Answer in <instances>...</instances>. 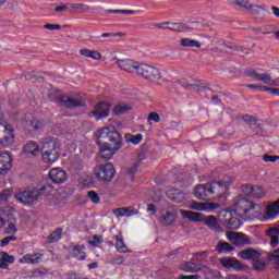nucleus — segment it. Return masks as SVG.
Returning a JSON list of instances; mask_svg holds the SVG:
<instances>
[{
	"instance_id": "f257e3e1",
	"label": "nucleus",
	"mask_w": 279,
	"mask_h": 279,
	"mask_svg": "<svg viewBox=\"0 0 279 279\" xmlns=\"http://www.w3.org/2000/svg\"><path fill=\"white\" fill-rule=\"evenodd\" d=\"M97 143L100 147L99 155L104 160H110L121 149V134L114 126L104 128L99 131Z\"/></svg>"
},
{
	"instance_id": "f03ea898",
	"label": "nucleus",
	"mask_w": 279,
	"mask_h": 279,
	"mask_svg": "<svg viewBox=\"0 0 279 279\" xmlns=\"http://www.w3.org/2000/svg\"><path fill=\"white\" fill-rule=\"evenodd\" d=\"M52 191L53 185H51V183H46L40 189L26 187L20 190L14 194V197L20 204H24V206H34V204H38V199L41 195H49Z\"/></svg>"
},
{
	"instance_id": "7ed1b4c3",
	"label": "nucleus",
	"mask_w": 279,
	"mask_h": 279,
	"mask_svg": "<svg viewBox=\"0 0 279 279\" xmlns=\"http://www.w3.org/2000/svg\"><path fill=\"white\" fill-rule=\"evenodd\" d=\"M234 213L242 219L253 220L260 217L263 209L260 208V205L250 201V198L240 197L234 203Z\"/></svg>"
},
{
	"instance_id": "20e7f679",
	"label": "nucleus",
	"mask_w": 279,
	"mask_h": 279,
	"mask_svg": "<svg viewBox=\"0 0 279 279\" xmlns=\"http://www.w3.org/2000/svg\"><path fill=\"white\" fill-rule=\"evenodd\" d=\"M182 217L185 219H189L190 221H194L195 223H204L211 230V232L221 233L223 232V228H221V225H219V221L217 220L216 216H204V214L195 213V211H189V210H182L181 211Z\"/></svg>"
},
{
	"instance_id": "39448f33",
	"label": "nucleus",
	"mask_w": 279,
	"mask_h": 279,
	"mask_svg": "<svg viewBox=\"0 0 279 279\" xmlns=\"http://www.w3.org/2000/svg\"><path fill=\"white\" fill-rule=\"evenodd\" d=\"M41 158L47 165H53L60 158V146L53 138L45 140L41 146Z\"/></svg>"
},
{
	"instance_id": "423d86ee",
	"label": "nucleus",
	"mask_w": 279,
	"mask_h": 279,
	"mask_svg": "<svg viewBox=\"0 0 279 279\" xmlns=\"http://www.w3.org/2000/svg\"><path fill=\"white\" fill-rule=\"evenodd\" d=\"M136 74L140 75V77L147 80V82L158 83L162 78L160 70L145 63H140Z\"/></svg>"
},
{
	"instance_id": "0eeeda50",
	"label": "nucleus",
	"mask_w": 279,
	"mask_h": 279,
	"mask_svg": "<svg viewBox=\"0 0 279 279\" xmlns=\"http://www.w3.org/2000/svg\"><path fill=\"white\" fill-rule=\"evenodd\" d=\"M231 5L243 10V12H248L253 16H258L260 12H265L267 10L265 5L253 4L250 0H229Z\"/></svg>"
},
{
	"instance_id": "6e6552de",
	"label": "nucleus",
	"mask_w": 279,
	"mask_h": 279,
	"mask_svg": "<svg viewBox=\"0 0 279 279\" xmlns=\"http://www.w3.org/2000/svg\"><path fill=\"white\" fill-rule=\"evenodd\" d=\"M219 221L227 230H239L241 228V220L231 210L220 211Z\"/></svg>"
},
{
	"instance_id": "1a4fd4ad",
	"label": "nucleus",
	"mask_w": 279,
	"mask_h": 279,
	"mask_svg": "<svg viewBox=\"0 0 279 279\" xmlns=\"http://www.w3.org/2000/svg\"><path fill=\"white\" fill-rule=\"evenodd\" d=\"M94 173L99 182H110L112 178H114L117 170H114V166L109 162L95 168Z\"/></svg>"
},
{
	"instance_id": "9d476101",
	"label": "nucleus",
	"mask_w": 279,
	"mask_h": 279,
	"mask_svg": "<svg viewBox=\"0 0 279 279\" xmlns=\"http://www.w3.org/2000/svg\"><path fill=\"white\" fill-rule=\"evenodd\" d=\"M14 129L0 123V147H2V149L12 147V145H14Z\"/></svg>"
},
{
	"instance_id": "9b49d317",
	"label": "nucleus",
	"mask_w": 279,
	"mask_h": 279,
	"mask_svg": "<svg viewBox=\"0 0 279 279\" xmlns=\"http://www.w3.org/2000/svg\"><path fill=\"white\" fill-rule=\"evenodd\" d=\"M227 239L232 243V245H235V247L252 245V238L242 232L229 231L227 232Z\"/></svg>"
},
{
	"instance_id": "f8f14e48",
	"label": "nucleus",
	"mask_w": 279,
	"mask_h": 279,
	"mask_svg": "<svg viewBox=\"0 0 279 279\" xmlns=\"http://www.w3.org/2000/svg\"><path fill=\"white\" fill-rule=\"evenodd\" d=\"M88 117H94L96 121H101V119L110 117V105L104 101L96 104L93 110L88 113Z\"/></svg>"
},
{
	"instance_id": "ddd939ff",
	"label": "nucleus",
	"mask_w": 279,
	"mask_h": 279,
	"mask_svg": "<svg viewBox=\"0 0 279 279\" xmlns=\"http://www.w3.org/2000/svg\"><path fill=\"white\" fill-rule=\"evenodd\" d=\"M230 189V182L228 181H215L213 183H209V190L211 195H215V199H219L220 197H223L226 193H228V190Z\"/></svg>"
},
{
	"instance_id": "4468645a",
	"label": "nucleus",
	"mask_w": 279,
	"mask_h": 279,
	"mask_svg": "<svg viewBox=\"0 0 279 279\" xmlns=\"http://www.w3.org/2000/svg\"><path fill=\"white\" fill-rule=\"evenodd\" d=\"M22 124L28 132H38V130H43V128H45V123L40 122L32 114L24 116Z\"/></svg>"
},
{
	"instance_id": "2eb2a0df",
	"label": "nucleus",
	"mask_w": 279,
	"mask_h": 279,
	"mask_svg": "<svg viewBox=\"0 0 279 279\" xmlns=\"http://www.w3.org/2000/svg\"><path fill=\"white\" fill-rule=\"evenodd\" d=\"M175 219H178V214L169 205L161 209L160 222L162 226H172V223H175Z\"/></svg>"
},
{
	"instance_id": "dca6fc26",
	"label": "nucleus",
	"mask_w": 279,
	"mask_h": 279,
	"mask_svg": "<svg viewBox=\"0 0 279 279\" xmlns=\"http://www.w3.org/2000/svg\"><path fill=\"white\" fill-rule=\"evenodd\" d=\"M182 88L185 90H192L194 93H204V90L208 89L210 87L209 83H204L202 81H198L197 83H191V82H181Z\"/></svg>"
},
{
	"instance_id": "f3484780",
	"label": "nucleus",
	"mask_w": 279,
	"mask_h": 279,
	"mask_svg": "<svg viewBox=\"0 0 279 279\" xmlns=\"http://www.w3.org/2000/svg\"><path fill=\"white\" fill-rule=\"evenodd\" d=\"M194 195L197 199H203L204 202H208L210 199V183L196 185L194 190Z\"/></svg>"
},
{
	"instance_id": "a211bd4d",
	"label": "nucleus",
	"mask_w": 279,
	"mask_h": 279,
	"mask_svg": "<svg viewBox=\"0 0 279 279\" xmlns=\"http://www.w3.org/2000/svg\"><path fill=\"white\" fill-rule=\"evenodd\" d=\"M167 197L174 204H182V202H186V194L182 190L175 187H170L167 191Z\"/></svg>"
},
{
	"instance_id": "6ab92c4d",
	"label": "nucleus",
	"mask_w": 279,
	"mask_h": 279,
	"mask_svg": "<svg viewBox=\"0 0 279 279\" xmlns=\"http://www.w3.org/2000/svg\"><path fill=\"white\" fill-rule=\"evenodd\" d=\"M191 210H199V211H207L211 213V210H217L219 208V204L217 203H199V202H193L190 205Z\"/></svg>"
},
{
	"instance_id": "aec40b11",
	"label": "nucleus",
	"mask_w": 279,
	"mask_h": 279,
	"mask_svg": "<svg viewBox=\"0 0 279 279\" xmlns=\"http://www.w3.org/2000/svg\"><path fill=\"white\" fill-rule=\"evenodd\" d=\"M220 265H222V267L226 269H235V271H241V269H243L241 262L234 257L220 258Z\"/></svg>"
},
{
	"instance_id": "412c9836",
	"label": "nucleus",
	"mask_w": 279,
	"mask_h": 279,
	"mask_svg": "<svg viewBox=\"0 0 279 279\" xmlns=\"http://www.w3.org/2000/svg\"><path fill=\"white\" fill-rule=\"evenodd\" d=\"M49 178L54 184L66 182V172L60 168H53L49 171Z\"/></svg>"
},
{
	"instance_id": "4be33fe9",
	"label": "nucleus",
	"mask_w": 279,
	"mask_h": 279,
	"mask_svg": "<svg viewBox=\"0 0 279 279\" xmlns=\"http://www.w3.org/2000/svg\"><path fill=\"white\" fill-rule=\"evenodd\" d=\"M12 169V157L8 153L0 154V175H5Z\"/></svg>"
},
{
	"instance_id": "5701e85b",
	"label": "nucleus",
	"mask_w": 279,
	"mask_h": 279,
	"mask_svg": "<svg viewBox=\"0 0 279 279\" xmlns=\"http://www.w3.org/2000/svg\"><path fill=\"white\" fill-rule=\"evenodd\" d=\"M140 64L141 63L130 59L118 60V66H120L122 71H128L129 73H136Z\"/></svg>"
},
{
	"instance_id": "b1692460",
	"label": "nucleus",
	"mask_w": 279,
	"mask_h": 279,
	"mask_svg": "<svg viewBox=\"0 0 279 279\" xmlns=\"http://www.w3.org/2000/svg\"><path fill=\"white\" fill-rule=\"evenodd\" d=\"M242 121L248 125L253 132H263V125L258 123V118L250 114L242 116Z\"/></svg>"
},
{
	"instance_id": "393cba45",
	"label": "nucleus",
	"mask_w": 279,
	"mask_h": 279,
	"mask_svg": "<svg viewBox=\"0 0 279 279\" xmlns=\"http://www.w3.org/2000/svg\"><path fill=\"white\" fill-rule=\"evenodd\" d=\"M61 106H64L65 108H84V101L73 98V97H69V96H63V100L61 102Z\"/></svg>"
},
{
	"instance_id": "a878e982",
	"label": "nucleus",
	"mask_w": 279,
	"mask_h": 279,
	"mask_svg": "<svg viewBox=\"0 0 279 279\" xmlns=\"http://www.w3.org/2000/svg\"><path fill=\"white\" fill-rule=\"evenodd\" d=\"M278 215H279V198L272 204H269L265 209L266 219H276Z\"/></svg>"
},
{
	"instance_id": "bb28decb",
	"label": "nucleus",
	"mask_w": 279,
	"mask_h": 279,
	"mask_svg": "<svg viewBox=\"0 0 279 279\" xmlns=\"http://www.w3.org/2000/svg\"><path fill=\"white\" fill-rule=\"evenodd\" d=\"M137 213L138 209L132 206L113 209V215H116V217H133V215H136Z\"/></svg>"
},
{
	"instance_id": "cd10ccee",
	"label": "nucleus",
	"mask_w": 279,
	"mask_h": 279,
	"mask_svg": "<svg viewBox=\"0 0 279 279\" xmlns=\"http://www.w3.org/2000/svg\"><path fill=\"white\" fill-rule=\"evenodd\" d=\"M240 256L243 260H258V258H260V253L254 248H246L241 251Z\"/></svg>"
},
{
	"instance_id": "c85d7f7f",
	"label": "nucleus",
	"mask_w": 279,
	"mask_h": 279,
	"mask_svg": "<svg viewBox=\"0 0 279 279\" xmlns=\"http://www.w3.org/2000/svg\"><path fill=\"white\" fill-rule=\"evenodd\" d=\"M38 151H40V149L38 148V144H36V142H29L24 146V154L28 156V158L32 156H37Z\"/></svg>"
},
{
	"instance_id": "c756f323",
	"label": "nucleus",
	"mask_w": 279,
	"mask_h": 279,
	"mask_svg": "<svg viewBox=\"0 0 279 279\" xmlns=\"http://www.w3.org/2000/svg\"><path fill=\"white\" fill-rule=\"evenodd\" d=\"M48 99L49 101H52L53 104H61L64 99V95L60 93L58 89H50L48 93Z\"/></svg>"
},
{
	"instance_id": "7c9ffc66",
	"label": "nucleus",
	"mask_w": 279,
	"mask_h": 279,
	"mask_svg": "<svg viewBox=\"0 0 279 279\" xmlns=\"http://www.w3.org/2000/svg\"><path fill=\"white\" fill-rule=\"evenodd\" d=\"M86 246L85 245H75L72 248V254L77 258L78 260H86Z\"/></svg>"
},
{
	"instance_id": "2f4dec72",
	"label": "nucleus",
	"mask_w": 279,
	"mask_h": 279,
	"mask_svg": "<svg viewBox=\"0 0 279 279\" xmlns=\"http://www.w3.org/2000/svg\"><path fill=\"white\" fill-rule=\"evenodd\" d=\"M182 269L189 274H197V271H202V265L195 264L193 262H185L182 266Z\"/></svg>"
},
{
	"instance_id": "473e14b6",
	"label": "nucleus",
	"mask_w": 279,
	"mask_h": 279,
	"mask_svg": "<svg viewBox=\"0 0 279 279\" xmlns=\"http://www.w3.org/2000/svg\"><path fill=\"white\" fill-rule=\"evenodd\" d=\"M216 250L219 254H228V252H234V246L228 242L219 241Z\"/></svg>"
},
{
	"instance_id": "72a5a7b5",
	"label": "nucleus",
	"mask_w": 279,
	"mask_h": 279,
	"mask_svg": "<svg viewBox=\"0 0 279 279\" xmlns=\"http://www.w3.org/2000/svg\"><path fill=\"white\" fill-rule=\"evenodd\" d=\"M40 258H43V254H27L20 259V263H32L33 265H36L40 263Z\"/></svg>"
},
{
	"instance_id": "f704fd0d",
	"label": "nucleus",
	"mask_w": 279,
	"mask_h": 279,
	"mask_svg": "<svg viewBox=\"0 0 279 279\" xmlns=\"http://www.w3.org/2000/svg\"><path fill=\"white\" fill-rule=\"evenodd\" d=\"M204 276L206 279H221V272L215 269H210L208 267L204 268Z\"/></svg>"
},
{
	"instance_id": "c9c22d12",
	"label": "nucleus",
	"mask_w": 279,
	"mask_h": 279,
	"mask_svg": "<svg viewBox=\"0 0 279 279\" xmlns=\"http://www.w3.org/2000/svg\"><path fill=\"white\" fill-rule=\"evenodd\" d=\"M181 47H190V48L195 47L196 49H201L202 44H199V41H197L195 39L182 38L181 39Z\"/></svg>"
},
{
	"instance_id": "e433bc0d",
	"label": "nucleus",
	"mask_w": 279,
	"mask_h": 279,
	"mask_svg": "<svg viewBox=\"0 0 279 279\" xmlns=\"http://www.w3.org/2000/svg\"><path fill=\"white\" fill-rule=\"evenodd\" d=\"M116 239V247L118 252L125 253L128 252V245H125V242L123 241V235L119 234L114 236Z\"/></svg>"
},
{
	"instance_id": "4c0bfd02",
	"label": "nucleus",
	"mask_w": 279,
	"mask_h": 279,
	"mask_svg": "<svg viewBox=\"0 0 279 279\" xmlns=\"http://www.w3.org/2000/svg\"><path fill=\"white\" fill-rule=\"evenodd\" d=\"M268 260L274 265L275 269H279V248L268 253Z\"/></svg>"
},
{
	"instance_id": "58836bf2",
	"label": "nucleus",
	"mask_w": 279,
	"mask_h": 279,
	"mask_svg": "<svg viewBox=\"0 0 279 279\" xmlns=\"http://www.w3.org/2000/svg\"><path fill=\"white\" fill-rule=\"evenodd\" d=\"M132 110V105L120 104L113 108L114 114H125Z\"/></svg>"
},
{
	"instance_id": "ea45409f",
	"label": "nucleus",
	"mask_w": 279,
	"mask_h": 279,
	"mask_svg": "<svg viewBox=\"0 0 279 279\" xmlns=\"http://www.w3.org/2000/svg\"><path fill=\"white\" fill-rule=\"evenodd\" d=\"M124 138L126 143H133V145H138L141 141H143V134H137V135L125 134Z\"/></svg>"
},
{
	"instance_id": "a19ab883",
	"label": "nucleus",
	"mask_w": 279,
	"mask_h": 279,
	"mask_svg": "<svg viewBox=\"0 0 279 279\" xmlns=\"http://www.w3.org/2000/svg\"><path fill=\"white\" fill-rule=\"evenodd\" d=\"M62 239V229H57L50 233L48 236L49 243H58V241Z\"/></svg>"
},
{
	"instance_id": "79ce46f5",
	"label": "nucleus",
	"mask_w": 279,
	"mask_h": 279,
	"mask_svg": "<svg viewBox=\"0 0 279 279\" xmlns=\"http://www.w3.org/2000/svg\"><path fill=\"white\" fill-rule=\"evenodd\" d=\"M251 197H256L257 199H263L265 197V191H263L262 186L255 185L253 186V192Z\"/></svg>"
},
{
	"instance_id": "37998d69",
	"label": "nucleus",
	"mask_w": 279,
	"mask_h": 279,
	"mask_svg": "<svg viewBox=\"0 0 279 279\" xmlns=\"http://www.w3.org/2000/svg\"><path fill=\"white\" fill-rule=\"evenodd\" d=\"M266 267H267V263L258 258L255 259L253 263V269L255 271H265Z\"/></svg>"
},
{
	"instance_id": "c03bdc74",
	"label": "nucleus",
	"mask_w": 279,
	"mask_h": 279,
	"mask_svg": "<svg viewBox=\"0 0 279 279\" xmlns=\"http://www.w3.org/2000/svg\"><path fill=\"white\" fill-rule=\"evenodd\" d=\"M104 243V236L94 234L93 240L88 241V245L92 247H99Z\"/></svg>"
},
{
	"instance_id": "a18cd8bd",
	"label": "nucleus",
	"mask_w": 279,
	"mask_h": 279,
	"mask_svg": "<svg viewBox=\"0 0 279 279\" xmlns=\"http://www.w3.org/2000/svg\"><path fill=\"white\" fill-rule=\"evenodd\" d=\"M253 191H254L253 185L244 184L241 186L242 195H244L245 197H252Z\"/></svg>"
},
{
	"instance_id": "49530a36",
	"label": "nucleus",
	"mask_w": 279,
	"mask_h": 279,
	"mask_svg": "<svg viewBox=\"0 0 279 279\" xmlns=\"http://www.w3.org/2000/svg\"><path fill=\"white\" fill-rule=\"evenodd\" d=\"M69 7L72 8V10H82L83 12L90 10V7L84 3H70Z\"/></svg>"
},
{
	"instance_id": "de8ad7c7",
	"label": "nucleus",
	"mask_w": 279,
	"mask_h": 279,
	"mask_svg": "<svg viewBox=\"0 0 279 279\" xmlns=\"http://www.w3.org/2000/svg\"><path fill=\"white\" fill-rule=\"evenodd\" d=\"M0 263H4V265H8V263H14V256L9 255L5 252L0 253Z\"/></svg>"
},
{
	"instance_id": "09e8293b",
	"label": "nucleus",
	"mask_w": 279,
	"mask_h": 279,
	"mask_svg": "<svg viewBox=\"0 0 279 279\" xmlns=\"http://www.w3.org/2000/svg\"><path fill=\"white\" fill-rule=\"evenodd\" d=\"M257 82H263L264 84H267L268 86H270V84H271V74H269V73L259 74V76L257 77Z\"/></svg>"
},
{
	"instance_id": "8fccbe9b",
	"label": "nucleus",
	"mask_w": 279,
	"mask_h": 279,
	"mask_svg": "<svg viewBox=\"0 0 279 279\" xmlns=\"http://www.w3.org/2000/svg\"><path fill=\"white\" fill-rule=\"evenodd\" d=\"M138 167H140V163L135 162L130 168L126 169V173L131 175L132 182H134V174L136 173V171H138Z\"/></svg>"
},
{
	"instance_id": "3c124183",
	"label": "nucleus",
	"mask_w": 279,
	"mask_h": 279,
	"mask_svg": "<svg viewBox=\"0 0 279 279\" xmlns=\"http://www.w3.org/2000/svg\"><path fill=\"white\" fill-rule=\"evenodd\" d=\"M87 197L90 199V202H93V204H99V202H101L99 194H97L95 191L87 192Z\"/></svg>"
},
{
	"instance_id": "603ef678",
	"label": "nucleus",
	"mask_w": 279,
	"mask_h": 279,
	"mask_svg": "<svg viewBox=\"0 0 279 279\" xmlns=\"http://www.w3.org/2000/svg\"><path fill=\"white\" fill-rule=\"evenodd\" d=\"M168 25L167 29H170V32H182L184 29V25L180 23H169Z\"/></svg>"
},
{
	"instance_id": "864d4df0",
	"label": "nucleus",
	"mask_w": 279,
	"mask_h": 279,
	"mask_svg": "<svg viewBox=\"0 0 279 279\" xmlns=\"http://www.w3.org/2000/svg\"><path fill=\"white\" fill-rule=\"evenodd\" d=\"M267 236H278L279 235V226L271 227L266 230Z\"/></svg>"
},
{
	"instance_id": "5fc2aeb1",
	"label": "nucleus",
	"mask_w": 279,
	"mask_h": 279,
	"mask_svg": "<svg viewBox=\"0 0 279 279\" xmlns=\"http://www.w3.org/2000/svg\"><path fill=\"white\" fill-rule=\"evenodd\" d=\"M16 225H14L13 222H9L4 232L5 234H16Z\"/></svg>"
},
{
	"instance_id": "6e6d98bb",
	"label": "nucleus",
	"mask_w": 279,
	"mask_h": 279,
	"mask_svg": "<svg viewBox=\"0 0 279 279\" xmlns=\"http://www.w3.org/2000/svg\"><path fill=\"white\" fill-rule=\"evenodd\" d=\"M43 276H47L46 269L38 268L33 271V278H43Z\"/></svg>"
},
{
	"instance_id": "4d7b16f0",
	"label": "nucleus",
	"mask_w": 279,
	"mask_h": 279,
	"mask_svg": "<svg viewBox=\"0 0 279 279\" xmlns=\"http://www.w3.org/2000/svg\"><path fill=\"white\" fill-rule=\"evenodd\" d=\"M245 74L247 75V77H254V80L257 82L258 81V72H256V70L254 69H247L245 70Z\"/></svg>"
},
{
	"instance_id": "13d9d810",
	"label": "nucleus",
	"mask_w": 279,
	"mask_h": 279,
	"mask_svg": "<svg viewBox=\"0 0 279 279\" xmlns=\"http://www.w3.org/2000/svg\"><path fill=\"white\" fill-rule=\"evenodd\" d=\"M264 162H276V160H279V156H271L268 154L263 155Z\"/></svg>"
},
{
	"instance_id": "bf43d9fd",
	"label": "nucleus",
	"mask_w": 279,
	"mask_h": 279,
	"mask_svg": "<svg viewBox=\"0 0 279 279\" xmlns=\"http://www.w3.org/2000/svg\"><path fill=\"white\" fill-rule=\"evenodd\" d=\"M10 241H16V236L14 235L5 236L4 239L1 240V246L5 247V245L10 244Z\"/></svg>"
},
{
	"instance_id": "052dcab7",
	"label": "nucleus",
	"mask_w": 279,
	"mask_h": 279,
	"mask_svg": "<svg viewBox=\"0 0 279 279\" xmlns=\"http://www.w3.org/2000/svg\"><path fill=\"white\" fill-rule=\"evenodd\" d=\"M148 121H154L155 123H160V114L157 112H150L148 114Z\"/></svg>"
},
{
	"instance_id": "680f3d73",
	"label": "nucleus",
	"mask_w": 279,
	"mask_h": 279,
	"mask_svg": "<svg viewBox=\"0 0 279 279\" xmlns=\"http://www.w3.org/2000/svg\"><path fill=\"white\" fill-rule=\"evenodd\" d=\"M117 36H120V37H122V36H125V34H123V33H104V34H101V38H117Z\"/></svg>"
},
{
	"instance_id": "e2e57ef3",
	"label": "nucleus",
	"mask_w": 279,
	"mask_h": 279,
	"mask_svg": "<svg viewBox=\"0 0 279 279\" xmlns=\"http://www.w3.org/2000/svg\"><path fill=\"white\" fill-rule=\"evenodd\" d=\"M23 76L28 82H36V75L34 74V72H25Z\"/></svg>"
},
{
	"instance_id": "0e129e2a",
	"label": "nucleus",
	"mask_w": 279,
	"mask_h": 279,
	"mask_svg": "<svg viewBox=\"0 0 279 279\" xmlns=\"http://www.w3.org/2000/svg\"><path fill=\"white\" fill-rule=\"evenodd\" d=\"M44 28L50 31H60L62 29V26L60 24H46L44 25Z\"/></svg>"
},
{
	"instance_id": "69168bd1",
	"label": "nucleus",
	"mask_w": 279,
	"mask_h": 279,
	"mask_svg": "<svg viewBox=\"0 0 279 279\" xmlns=\"http://www.w3.org/2000/svg\"><path fill=\"white\" fill-rule=\"evenodd\" d=\"M270 239V246L271 247H277L279 243V238L278 235H268Z\"/></svg>"
},
{
	"instance_id": "338daca9",
	"label": "nucleus",
	"mask_w": 279,
	"mask_h": 279,
	"mask_svg": "<svg viewBox=\"0 0 279 279\" xmlns=\"http://www.w3.org/2000/svg\"><path fill=\"white\" fill-rule=\"evenodd\" d=\"M226 47L232 49V51H244L243 47L233 44H227Z\"/></svg>"
},
{
	"instance_id": "774afa93",
	"label": "nucleus",
	"mask_w": 279,
	"mask_h": 279,
	"mask_svg": "<svg viewBox=\"0 0 279 279\" xmlns=\"http://www.w3.org/2000/svg\"><path fill=\"white\" fill-rule=\"evenodd\" d=\"M179 279H199V275H181Z\"/></svg>"
}]
</instances>
